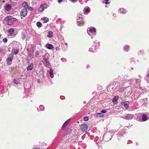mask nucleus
<instances>
[{
    "instance_id": "1",
    "label": "nucleus",
    "mask_w": 149,
    "mask_h": 149,
    "mask_svg": "<svg viewBox=\"0 0 149 149\" xmlns=\"http://www.w3.org/2000/svg\"><path fill=\"white\" fill-rule=\"evenodd\" d=\"M16 19L15 18H12L10 16H8L5 18L6 23L8 25H12Z\"/></svg>"
},
{
    "instance_id": "2",
    "label": "nucleus",
    "mask_w": 149,
    "mask_h": 149,
    "mask_svg": "<svg viewBox=\"0 0 149 149\" xmlns=\"http://www.w3.org/2000/svg\"><path fill=\"white\" fill-rule=\"evenodd\" d=\"M14 57L12 53L9 54L6 59L7 64L8 65H10Z\"/></svg>"
},
{
    "instance_id": "3",
    "label": "nucleus",
    "mask_w": 149,
    "mask_h": 149,
    "mask_svg": "<svg viewBox=\"0 0 149 149\" xmlns=\"http://www.w3.org/2000/svg\"><path fill=\"white\" fill-rule=\"evenodd\" d=\"M27 13V10L26 8H23L22 9L20 12L21 15L23 17H25Z\"/></svg>"
},
{
    "instance_id": "4",
    "label": "nucleus",
    "mask_w": 149,
    "mask_h": 149,
    "mask_svg": "<svg viewBox=\"0 0 149 149\" xmlns=\"http://www.w3.org/2000/svg\"><path fill=\"white\" fill-rule=\"evenodd\" d=\"M88 127V125L86 124H82L80 125L81 129L83 131L87 130Z\"/></svg>"
},
{
    "instance_id": "5",
    "label": "nucleus",
    "mask_w": 149,
    "mask_h": 149,
    "mask_svg": "<svg viewBox=\"0 0 149 149\" xmlns=\"http://www.w3.org/2000/svg\"><path fill=\"white\" fill-rule=\"evenodd\" d=\"M4 8L7 11H8L11 9L12 6L10 4H6L4 5Z\"/></svg>"
},
{
    "instance_id": "6",
    "label": "nucleus",
    "mask_w": 149,
    "mask_h": 149,
    "mask_svg": "<svg viewBox=\"0 0 149 149\" xmlns=\"http://www.w3.org/2000/svg\"><path fill=\"white\" fill-rule=\"evenodd\" d=\"M70 120V119H68L64 123L62 127V129L64 130L66 126L69 123Z\"/></svg>"
},
{
    "instance_id": "7",
    "label": "nucleus",
    "mask_w": 149,
    "mask_h": 149,
    "mask_svg": "<svg viewBox=\"0 0 149 149\" xmlns=\"http://www.w3.org/2000/svg\"><path fill=\"white\" fill-rule=\"evenodd\" d=\"M129 102H122L121 103V104L122 105L123 104L124 107L126 108V109H127L129 108Z\"/></svg>"
},
{
    "instance_id": "8",
    "label": "nucleus",
    "mask_w": 149,
    "mask_h": 149,
    "mask_svg": "<svg viewBox=\"0 0 149 149\" xmlns=\"http://www.w3.org/2000/svg\"><path fill=\"white\" fill-rule=\"evenodd\" d=\"M45 46L47 48L49 49H52L54 48L52 45L49 43H47L46 45Z\"/></svg>"
},
{
    "instance_id": "9",
    "label": "nucleus",
    "mask_w": 149,
    "mask_h": 149,
    "mask_svg": "<svg viewBox=\"0 0 149 149\" xmlns=\"http://www.w3.org/2000/svg\"><path fill=\"white\" fill-rule=\"evenodd\" d=\"M33 63H31L29 65H28L27 68L26 70L27 71L32 70L33 69Z\"/></svg>"
},
{
    "instance_id": "10",
    "label": "nucleus",
    "mask_w": 149,
    "mask_h": 149,
    "mask_svg": "<svg viewBox=\"0 0 149 149\" xmlns=\"http://www.w3.org/2000/svg\"><path fill=\"white\" fill-rule=\"evenodd\" d=\"M118 98L119 97L118 96H114L112 102L114 104H117L116 102Z\"/></svg>"
},
{
    "instance_id": "11",
    "label": "nucleus",
    "mask_w": 149,
    "mask_h": 149,
    "mask_svg": "<svg viewBox=\"0 0 149 149\" xmlns=\"http://www.w3.org/2000/svg\"><path fill=\"white\" fill-rule=\"evenodd\" d=\"M22 6L24 8H26L28 7V4L27 2L25 1H24L22 4Z\"/></svg>"
},
{
    "instance_id": "12",
    "label": "nucleus",
    "mask_w": 149,
    "mask_h": 149,
    "mask_svg": "<svg viewBox=\"0 0 149 149\" xmlns=\"http://www.w3.org/2000/svg\"><path fill=\"white\" fill-rule=\"evenodd\" d=\"M142 120L143 121H145L148 120V118L147 115L145 114H143L142 117Z\"/></svg>"
},
{
    "instance_id": "13",
    "label": "nucleus",
    "mask_w": 149,
    "mask_h": 149,
    "mask_svg": "<svg viewBox=\"0 0 149 149\" xmlns=\"http://www.w3.org/2000/svg\"><path fill=\"white\" fill-rule=\"evenodd\" d=\"M14 31V29L13 28H10L8 30V33L10 35H11L13 33Z\"/></svg>"
},
{
    "instance_id": "14",
    "label": "nucleus",
    "mask_w": 149,
    "mask_h": 149,
    "mask_svg": "<svg viewBox=\"0 0 149 149\" xmlns=\"http://www.w3.org/2000/svg\"><path fill=\"white\" fill-rule=\"evenodd\" d=\"M43 60L45 61V63H46L49 64L50 63L49 62L48 60V58H46V57H44L43 58Z\"/></svg>"
},
{
    "instance_id": "15",
    "label": "nucleus",
    "mask_w": 149,
    "mask_h": 149,
    "mask_svg": "<svg viewBox=\"0 0 149 149\" xmlns=\"http://www.w3.org/2000/svg\"><path fill=\"white\" fill-rule=\"evenodd\" d=\"M53 70L52 69H50L49 71V74H50V77L52 78H53L54 76L53 74Z\"/></svg>"
},
{
    "instance_id": "16",
    "label": "nucleus",
    "mask_w": 149,
    "mask_h": 149,
    "mask_svg": "<svg viewBox=\"0 0 149 149\" xmlns=\"http://www.w3.org/2000/svg\"><path fill=\"white\" fill-rule=\"evenodd\" d=\"M42 20H45L44 21V23H46L49 21V19L48 18L45 17H44L42 18Z\"/></svg>"
},
{
    "instance_id": "17",
    "label": "nucleus",
    "mask_w": 149,
    "mask_h": 149,
    "mask_svg": "<svg viewBox=\"0 0 149 149\" xmlns=\"http://www.w3.org/2000/svg\"><path fill=\"white\" fill-rule=\"evenodd\" d=\"M12 51H14V54L15 55H16L19 52V49H16L14 48H13L12 49Z\"/></svg>"
},
{
    "instance_id": "18",
    "label": "nucleus",
    "mask_w": 149,
    "mask_h": 149,
    "mask_svg": "<svg viewBox=\"0 0 149 149\" xmlns=\"http://www.w3.org/2000/svg\"><path fill=\"white\" fill-rule=\"evenodd\" d=\"M53 32L51 31H49L48 32V35H47V37H52L53 36Z\"/></svg>"
},
{
    "instance_id": "19",
    "label": "nucleus",
    "mask_w": 149,
    "mask_h": 149,
    "mask_svg": "<svg viewBox=\"0 0 149 149\" xmlns=\"http://www.w3.org/2000/svg\"><path fill=\"white\" fill-rule=\"evenodd\" d=\"M89 31L91 33H95L96 32V29L95 28H93L92 29H90Z\"/></svg>"
},
{
    "instance_id": "20",
    "label": "nucleus",
    "mask_w": 149,
    "mask_h": 149,
    "mask_svg": "<svg viewBox=\"0 0 149 149\" xmlns=\"http://www.w3.org/2000/svg\"><path fill=\"white\" fill-rule=\"evenodd\" d=\"M120 11L123 13H126V11L123 8H121L120 9Z\"/></svg>"
},
{
    "instance_id": "21",
    "label": "nucleus",
    "mask_w": 149,
    "mask_h": 149,
    "mask_svg": "<svg viewBox=\"0 0 149 149\" xmlns=\"http://www.w3.org/2000/svg\"><path fill=\"white\" fill-rule=\"evenodd\" d=\"M84 22L82 20L81 21H78V24L80 26L83 25L84 24Z\"/></svg>"
},
{
    "instance_id": "22",
    "label": "nucleus",
    "mask_w": 149,
    "mask_h": 149,
    "mask_svg": "<svg viewBox=\"0 0 149 149\" xmlns=\"http://www.w3.org/2000/svg\"><path fill=\"white\" fill-rule=\"evenodd\" d=\"M71 132V130L70 129H67L65 132L66 134H69Z\"/></svg>"
},
{
    "instance_id": "23",
    "label": "nucleus",
    "mask_w": 149,
    "mask_h": 149,
    "mask_svg": "<svg viewBox=\"0 0 149 149\" xmlns=\"http://www.w3.org/2000/svg\"><path fill=\"white\" fill-rule=\"evenodd\" d=\"M38 27H40L42 25V23L39 22H37L36 23Z\"/></svg>"
},
{
    "instance_id": "24",
    "label": "nucleus",
    "mask_w": 149,
    "mask_h": 149,
    "mask_svg": "<svg viewBox=\"0 0 149 149\" xmlns=\"http://www.w3.org/2000/svg\"><path fill=\"white\" fill-rule=\"evenodd\" d=\"M124 49L125 50L128 51L129 49V46L127 45L125 46Z\"/></svg>"
},
{
    "instance_id": "25",
    "label": "nucleus",
    "mask_w": 149,
    "mask_h": 149,
    "mask_svg": "<svg viewBox=\"0 0 149 149\" xmlns=\"http://www.w3.org/2000/svg\"><path fill=\"white\" fill-rule=\"evenodd\" d=\"M44 8H43V7L41 5L40 6V7L39 8V11L40 12H42L44 10Z\"/></svg>"
},
{
    "instance_id": "26",
    "label": "nucleus",
    "mask_w": 149,
    "mask_h": 149,
    "mask_svg": "<svg viewBox=\"0 0 149 149\" xmlns=\"http://www.w3.org/2000/svg\"><path fill=\"white\" fill-rule=\"evenodd\" d=\"M125 90V88H120L119 90H118V91L119 92H123Z\"/></svg>"
},
{
    "instance_id": "27",
    "label": "nucleus",
    "mask_w": 149,
    "mask_h": 149,
    "mask_svg": "<svg viewBox=\"0 0 149 149\" xmlns=\"http://www.w3.org/2000/svg\"><path fill=\"white\" fill-rule=\"evenodd\" d=\"M3 42L5 43L7 42L8 41V40L7 38H4L2 40Z\"/></svg>"
},
{
    "instance_id": "28",
    "label": "nucleus",
    "mask_w": 149,
    "mask_h": 149,
    "mask_svg": "<svg viewBox=\"0 0 149 149\" xmlns=\"http://www.w3.org/2000/svg\"><path fill=\"white\" fill-rule=\"evenodd\" d=\"M88 120V117L85 116L84 117V120L85 121H87Z\"/></svg>"
},
{
    "instance_id": "29",
    "label": "nucleus",
    "mask_w": 149,
    "mask_h": 149,
    "mask_svg": "<svg viewBox=\"0 0 149 149\" xmlns=\"http://www.w3.org/2000/svg\"><path fill=\"white\" fill-rule=\"evenodd\" d=\"M13 82L15 84H17L18 83V81L15 79L13 80Z\"/></svg>"
},
{
    "instance_id": "30",
    "label": "nucleus",
    "mask_w": 149,
    "mask_h": 149,
    "mask_svg": "<svg viewBox=\"0 0 149 149\" xmlns=\"http://www.w3.org/2000/svg\"><path fill=\"white\" fill-rule=\"evenodd\" d=\"M42 6L44 8H46L47 7V4H44Z\"/></svg>"
},
{
    "instance_id": "31",
    "label": "nucleus",
    "mask_w": 149,
    "mask_h": 149,
    "mask_svg": "<svg viewBox=\"0 0 149 149\" xmlns=\"http://www.w3.org/2000/svg\"><path fill=\"white\" fill-rule=\"evenodd\" d=\"M27 8H28V10H32L33 9V8L32 7H29V6H28V7Z\"/></svg>"
},
{
    "instance_id": "32",
    "label": "nucleus",
    "mask_w": 149,
    "mask_h": 149,
    "mask_svg": "<svg viewBox=\"0 0 149 149\" xmlns=\"http://www.w3.org/2000/svg\"><path fill=\"white\" fill-rule=\"evenodd\" d=\"M39 54V52L38 51H36V52L35 55L36 56H38Z\"/></svg>"
},
{
    "instance_id": "33",
    "label": "nucleus",
    "mask_w": 149,
    "mask_h": 149,
    "mask_svg": "<svg viewBox=\"0 0 149 149\" xmlns=\"http://www.w3.org/2000/svg\"><path fill=\"white\" fill-rule=\"evenodd\" d=\"M109 0H105V4H107L109 3Z\"/></svg>"
},
{
    "instance_id": "34",
    "label": "nucleus",
    "mask_w": 149,
    "mask_h": 149,
    "mask_svg": "<svg viewBox=\"0 0 149 149\" xmlns=\"http://www.w3.org/2000/svg\"><path fill=\"white\" fill-rule=\"evenodd\" d=\"M89 8H87L86 9V10H85V12L86 13H88V12H89Z\"/></svg>"
},
{
    "instance_id": "35",
    "label": "nucleus",
    "mask_w": 149,
    "mask_h": 149,
    "mask_svg": "<svg viewBox=\"0 0 149 149\" xmlns=\"http://www.w3.org/2000/svg\"><path fill=\"white\" fill-rule=\"evenodd\" d=\"M107 112V111L105 110H102L101 111L102 113H105Z\"/></svg>"
},
{
    "instance_id": "36",
    "label": "nucleus",
    "mask_w": 149,
    "mask_h": 149,
    "mask_svg": "<svg viewBox=\"0 0 149 149\" xmlns=\"http://www.w3.org/2000/svg\"><path fill=\"white\" fill-rule=\"evenodd\" d=\"M2 51V50L0 48V53H1Z\"/></svg>"
},
{
    "instance_id": "37",
    "label": "nucleus",
    "mask_w": 149,
    "mask_h": 149,
    "mask_svg": "<svg viewBox=\"0 0 149 149\" xmlns=\"http://www.w3.org/2000/svg\"><path fill=\"white\" fill-rule=\"evenodd\" d=\"M92 49L91 48H90L89 49V51L91 52L92 51Z\"/></svg>"
},
{
    "instance_id": "38",
    "label": "nucleus",
    "mask_w": 149,
    "mask_h": 149,
    "mask_svg": "<svg viewBox=\"0 0 149 149\" xmlns=\"http://www.w3.org/2000/svg\"><path fill=\"white\" fill-rule=\"evenodd\" d=\"M56 50H58V49H59V48L57 47H56Z\"/></svg>"
},
{
    "instance_id": "39",
    "label": "nucleus",
    "mask_w": 149,
    "mask_h": 149,
    "mask_svg": "<svg viewBox=\"0 0 149 149\" xmlns=\"http://www.w3.org/2000/svg\"><path fill=\"white\" fill-rule=\"evenodd\" d=\"M63 0H58V2H61Z\"/></svg>"
},
{
    "instance_id": "40",
    "label": "nucleus",
    "mask_w": 149,
    "mask_h": 149,
    "mask_svg": "<svg viewBox=\"0 0 149 149\" xmlns=\"http://www.w3.org/2000/svg\"><path fill=\"white\" fill-rule=\"evenodd\" d=\"M33 149H40V148H33Z\"/></svg>"
},
{
    "instance_id": "41",
    "label": "nucleus",
    "mask_w": 149,
    "mask_h": 149,
    "mask_svg": "<svg viewBox=\"0 0 149 149\" xmlns=\"http://www.w3.org/2000/svg\"><path fill=\"white\" fill-rule=\"evenodd\" d=\"M147 77L149 78V73H148L147 75Z\"/></svg>"
},
{
    "instance_id": "42",
    "label": "nucleus",
    "mask_w": 149,
    "mask_h": 149,
    "mask_svg": "<svg viewBox=\"0 0 149 149\" xmlns=\"http://www.w3.org/2000/svg\"><path fill=\"white\" fill-rule=\"evenodd\" d=\"M65 45H67V43H65Z\"/></svg>"
},
{
    "instance_id": "43",
    "label": "nucleus",
    "mask_w": 149,
    "mask_h": 149,
    "mask_svg": "<svg viewBox=\"0 0 149 149\" xmlns=\"http://www.w3.org/2000/svg\"><path fill=\"white\" fill-rule=\"evenodd\" d=\"M38 82H39V81H38Z\"/></svg>"
},
{
    "instance_id": "44",
    "label": "nucleus",
    "mask_w": 149,
    "mask_h": 149,
    "mask_svg": "<svg viewBox=\"0 0 149 149\" xmlns=\"http://www.w3.org/2000/svg\"><path fill=\"white\" fill-rule=\"evenodd\" d=\"M38 82H39V81H38Z\"/></svg>"
}]
</instances>
